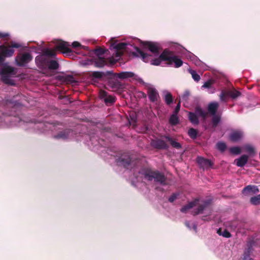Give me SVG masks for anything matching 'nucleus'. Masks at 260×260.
Returning a JSON list of instances; mask_svg holds the SVG:
<instances>
[{
    "mask_svg": "<svg viewBox=\"0 0 260 260\" xmlns=\"http://www.w3.org/2000/svg\"><path fill=\"white\" fill-rule=\"evenodd\" d=\"M250 202L253 205H260V194L250 198Z\"/></svg>",
    "mask_w": 260,
    "mask_h": 260,
    "instance_id": "nucleus-30",
    "label": "nucleus"
},
{
    "mask_svg": "<svg viewBox=\"0 0 260 260\" xmlns=\"http://www.w3.org/2000/svg\"><path fill=\"white\" fill-rule=\"evenodd\" d=\"M143 96H144V97H146V94H145L144 93H143Z\"/></svg>",
    "mask_w": 260,
    "mask_h": 260,
    "instance_id": "nucleus-52",
    "label": "nucleus"
},
{
    "mask_svg": "<svg viewBox=\"0 0 260 260\" xmlns=\"http://www.w3.org/2000/svg\"><path fill=\"white\" fill-rule=\"evenodd\" d=\"M113 48L115 50V53L114 54V56L115 57H120L123 53V51L126 50L127 48L128 44L121 42L115 45L113 44Z\"/></svg>",
    "mask_w": 260,
    "mask_h": 260,
    "instance_id": "nucleus-11",
    "label": "nucleus"
},
{
    "mask_svg": "<svg viewBox=\"0 0 260 260\" xmlns=\"http://www.w3.org/2000/svg\"><path fill=\"white\" fill-rule=\"evenodd\" d=\"M94 53L97 55V57H101V55L105 53V50L102 48L99 47L94 50Z\"/></svg>",
    "mask_w": 260,
    "mask_h": 260,
    "instance_id": "nucleus-41",
    "label": "nucleus"
},
{
    "mask_svg": "<svg viewBox=\"0 0 260 260\" xmlns=\"http://www.w3.org/2000/svg\"><path fill=\"white\" fill-rule=\"evenodd\" d=\"M112 74V72L111 71H108L106 73L102 72H99V71H89L87 73V75L89 77V78L90 79L91 81L93 82H96L97 80H101L102 78L105 76L106 75H111Z\"/></svg>",
    "mask_w": 260,
    "mask_h": 260,
    "instance_id": "nucleus-8",
    "label": "nucleus"
},
{
    "mask_svg": "<svg viewBox=\"0 0 260 260\" xmlns=\"http://www.w3.org/2000/svg\"><path fill=\"white\" fill-rule=\"evenodd\" d=\"M179 196L178 193H174L169 198L168 201L170 203H173Z\"/></svg>",
    "mask_w": 260,
    "mask_h": 260,
    "instance_id": "nucleus-43",
    "label": "nucleus"
},
{
    "mask_svg": "<svg viewBox=\"0 0 260 260\" xmlns=\"http://www.w3.org/2000/svg\"><path fill=\"white\" fill-rule=\"evenodd\" d=\"M228 96H229L228 91H222L219 95V98L221 101L226 102Z\"/></svg>",
    "mask_w": 260,
    "mask_h": 260,
    "instance_id": "nucleus-40",
    "label": "nucleus"
},
{
    "mask_svg": "<svg viewBox=\"0 0 260 260\" xmlns=\"http://www.w3.org/2000/svg\"><path fill=\"white\" fill-rule=\"evenodd\" d=\"M63 80L67 82L74 83L75 82L74 77L72 75H67L63 77Z\"/></svg>",
    "mask_w": 260,
    "mask_h": 260,
    "instance_id": "nucleus-42",
    "label": "nucleus"
},
{
    "mask_svg": "<svg viewBox=\"0 0 260 260\" xmlns=\"http://www.w3.org/2000/svg\"><path fill=\"white\" fill-rule=\"evenodd\" d=\"M220 120V116L214 115L212 118V124L213 127H216Z\"/></svg>",
    "mask_w": 260,
    "mask_h": 260,
    "instance_id": "nucleus-35",
    "label": "nucleus"
},
{
    "mask_svg": "<svg viewBox=\"0 0 260 260\" xmlns=\"http://www.w3.org/2000/svg\"><path fill=\"white\" fill-rule=\"evenodd\" d=\"M167 57L168 58V60H167L168 65L171 66L174 63V67L178 68L183 64L182 60L179 58L177 56L174 55L173 52L168 49H167Z\"/></svg>",
    "mask_w": 260,
    "mask_h": 260,
    "instance_id": "nucleus-7",
    "label": "nucleus"
},
{
    "mask_svg": "<svg viewBox=\"0 0 260 260\" xmlns=\"http://www.w3.org/2000/svg\"><path fill=\"white\" fill-rule=\"evenodd\" d=\"M169 122L172 125H176L179 122L177 114H172L169 119Z\"/></svg>",
    "mask_w": 260,
    "mask_h": 260,
    "instance_id": "nucleus-28",
    "label": "nucleus"
},
{
    "mask_svg": "<svg viewBox=\"0 0 260 260\" xmlns=\"http://www.w3.org/2000/svg\"><path fill=\"white\" fill-rule=\"evenodd\" d=\"M253 244L254 242L252 240H250L247 242L246 244V248H245L243 254L244 260H251L250 258V255L252 251V247Z\"/></svg>",
    "mask_w": 260,
    "mask_h": 260,
    "instance_id": "nucleus-16",
    "label": "nucleus"
},
{
    "mask_svg": "<svg viewBox=\"0 0 260 260\" xmlns=\"http://www.w3.org/2000/svg\"><path fill=\"white\" fill-rule=\"evenodd\" d=\"M72 47L73 48H77V47H81V45L78 42L75 41V42H73V43L72 44Z\"/></svg>",
    "mask_w": 260,
    "mask_h": 260,
    "instance_id": "nucleus-50",
    "label": "nucleus"
},
{
    "mask_svg": "<svg viewBox=\"0 0 260 260\" xmlns=\"http://www.w3.org/2000/svg\"><path fill=\"white\" fill-rule=\"evenodd\" d=\"M217 233L219 235L222 236L225 238H230L232 236L231 233L226 230H224L223 231H222L221 229H219L217 231Z\"/></svg>",
    "mask_w": 260,
    "mask_h": 260,
    "instance_id": "nucleus-33",
    "label": "nucleus"
},
{
    "mask_svg": "<svg viewBox=\"0 0 260 260\" xmlns=\"http://www.w3.org/2000/svg\"><path fill=\"white\" fill-rule=\"evenodd\" d=\"M195 113L188 112V118L190 122L193 125H198L199 120L198 116L204 119L206 118L207 113L205 112L199 106H197L194 109Z\"/></svg>",
    "mask_w": 260,
    "mask_h": 260,
    "instance_id": "nucleus-4",
    "label": "nucleus"
},
{
    "mask_svg": "<svg viewBox=\"0 0 260 260\" xmlns=\"http://www.w3.org/2000/svg\"><path fill=\"white\" fill-rule=\"evenodd\" d=\"M147 95L150 102H155L157 101L159 98V94L157 90L152 87L147 88Z\"/></svg>",
    "mask_w": 260,
    "mask_h": 260,
    "instance_id": "nucleus-15",
    "label": "nucleus"
},
{
    "mask_svg": "<svg viewBox=\"0 0 260 260\" xmlns=\"http://www.w3.org/2000/svg\"><path fill=\"white\" fill-rule=\"evenodd\" d=\"M219 107V104L217 102H212L208 105V112L212 115H215L217 110Z\"/></svg>",
    "mask_w": 260,
    "mask_h": 260,
    "instance_id": "nucleus-23",
    "label": "nucleus"
},
{
    "mask_svg": "<svg viewBox=\"0 0 260 260\" xmlns=\"http://www.w3.org/2000/svg\"><path fill=\"white\" fill-rule=\"evenodd\" d=\"M6 104L8 103H12V102L11 100H6Z\"/></svg>",
    "mask_w": 260,
    "mask_h": 260,
    "instance_id": "nucleus-51",
    "label": "nucleus"
},
{
    "mask_svg": "<svg viewBox=\"0 0 260 260\" xmlns=\"http://www.w3.org/2000/svg\"><path fill=\"white\" fill-rule=\"evenodd\" d=\"M21 47L19 43L12 42L8 46L5 45H0V66H2L0 69L1 81L7 85L14 86L15 85L14 81L11 77H15L17 73L16 69L7 63L4 64L5 58L12 57L14 54L13 49L19 48Z\"/></svg>",
    "mask_w": 260,
    "mask_h": 260,
    "instance_id": "nucleus-1",
    "label": "nucleus"
},
{
    "mask_svg": "<svg viewBox=\"0 0 260 260\" xmlns=\"http://www.w3.org/2000/svg\"><path fill=\"white\" fill-rule=\"evenodd\" d=\"M70 131L66 129L63 131L60 132L56 135L54 136L55 139H66L68 138Z\"/></svg>",
    "mask_w": 260,
    "mask_h": 260,
    "instance_id": "nucleus-25",
    "label": "nucleus"
},
{
    "mask_svg": "<svg viewBox=\"0 0 260 260\" xmlns=\"http://www.w3.org/2000/svg\"><path fill=\"white\" fill-rule=\"evenodd\" d=\"M188 136L192 139H195L197 137L198 131L193 128H190L187 133Z\"/></svg>",
    "mask_w": 260,
    "mask_h": 260,
    "instance_id": "nucleus-32",
    "label": "nucleus"
},
{
    "mask_svg": "<svg viewBox=\"0 0 260 260\" xmlns=\"http://www.w3.org/2000/svg\"><path fill=\"white\" fill-rule=\"evenodd\" d=\"M107 61L104 57H97L93 59L88 60L86 64H93L96 68H103L107 64Z\"/></svg>",
    "mask_w": 260,
    "mask_h": 260,
    "instance_id": "nucleus-12",
    "label": "nucleus"
},
{
    "mask_svg": "<svg viewBox=\"0 0 260 260\" xmlns=\"http://www.w3.org/2000/svg\"><path fill=\"white\" fill-rule=\"evenodd\" d=\"M230 152L232 154L238 155L241 153V150L239 147L234 146L230 148Z\"/></svg>",
    "mask_w": 260,
    "mask_h": 260,
    "instance_id": "nucleus-37",
    "label": "nucleus"
},
{
    "mask_svg": "<svg viewBox=\"0 0 260 260\" xmlns=\"http://www.w3.org/2000/svg\"><path fill=\"white\" fill-rule=\"evenodd\" d=\"M151 144L154 148L159 149H167L169 147L168 145L160 139L153 141Z\"/></svg>",
    "mask_w": 260,
    "mask_h": 260,
    "instance_id": "nucleus-17",
    "label": "nucleus"
},
{
    "mask_svg": "<svg viewBox=\"0 0 260 260\" xmlns=\"http://www.w3.org/2000/svg\"><path fill=\"white\" fill-rule=\"evenodd\" d=\"M180 107H181L180 102H179V103L177 104V105H176V106L175 108V110L173 112V114L178 115V113L179 112L180 109Z\"/></svg>",
    "mask_w": 260,
    "mask_h": 260,
    "instance_id": "nucleus-46",
    "label": "nucleus"
},
{
    "mask_svg": "<svg viewBox=\"0 0 260 260\" xmlns=\"http://www.w3.org/2000/svg\"><path fill=\"white\" fill-rule=\"evenodd\" d=\"M189 73L191 74L192 78L195 81L198 82L200 80L201 78L200 75H198L195 71L190 70Z\"/></svg>",
    "mask_w": 260,
    "mask_h": 260,
    "instance_id": "nucleus-39",
    "label": "nucleus"
},
{
    "mask_svg": "<svg viewBox=\"0 0 260 260\" xmlns=\"http://www.w3.org/2000/svg\"><path fill=\"white\" fill-rule=\"evenodd\" d=\"M9 37V34L8 32H4L0 31V39L7 38Z\"/></svg>",
    "mask_w": 260,
    "mask_h": 260,
    "instance_id": "nucleus-49",
    "label": "nucleus"
},
{
    "mask_svg": "<svg viewBox=\"0 0 260 260\" xmlns=\"http://www.w3.org/2000/svg\"><path fill=\"white\" fill-rule=\"evenodd\" d=\"M210 204V202L208 200L204 201L203 204H200L198 207L194 210L193 213V215H197L202 213L203 210H205L208 206H209Z\"/></svg>",
    "mask_w": 260,
    "mask_h": 260,
    "instance_id": "nucleus-18",
    "label": "nucleus"
},
{
    "mask_svg": "<svg viewBox=\"0 0 260 260\" xmlns=\"http://www.w3.org/2000/svg\"><path fill=\"white\" fill-rule=\"evenodd\" d=\"M217 149L221 152H223L226 148V145L225 143L219 142L216 144Z\"/></svg>",
    "mask_w": 260,
    "mask_h": 260,
    "instance_id": "nucleus-38",
    "label": "nucleus"
},
{
    "mask_svg": "<svg viewBox=\"0 0 260 260\" xmlns=\"http://www.w3.org/2000/svg\"><path fill=\"white\" fill-rule=\"evenodd\" d=\"M131 156L128 154H123L117 159V162L119 165L123 166L124 168H128L132 165L133 160Z\"/></svg>",
    "mask_w": 260,
    "mask_h": 260,
    "instance_id": "nucleus-10",
    "label": "nucleus"
},
{
    "mask_svg": "<svg viewBox=\"0 0 260 260\" xmlns=\"http://www.w3.org/2000/svg\"><path fill=\"white\" fill-rule=\"evenodd\" d=\"M245 149L251 156H253L256 153L254 148L250 145H246L245 146Z\"/></svg>",
    "mask_w": 260,
    "mask_h": 260,
    "instance_id": "nucleus-36",
    "label": "nucleus"
},
{
    "mask_svg": "<svg viewBox=\"0 0 260 260\" xmlns=\"http://www.w3.org/2000/svg\"><path fill=\"white\" fill-rule=\"evenodd\" d=\"M56 55L55 50L46 48L43 51V54L40 56H44L45 57H54Z\"/></svg>",
    "mask_w": 260,
    "mask_h": 260,
    "instance_id": "nucleus-24",
    "label": "nucleus"
},
{
    "mask_svg": "<svg viewBox=\"0 0 260 260\" xmlns=\"http://www.w3.org/2000/svg\"><path fill=\"white\" fill-rule=\"evenodd\" d=\"M108 93L106 91L101 90L100 91V96L101 99H104L108 96Z\"/></svg>",
    "mask_w": 260,
    "mask_h": 260,
    "instance_id": "nucleus-45",
    "label": "nucleus"
},
{
    "mask_svg": "<svg viewBox=\"0 0 260 260\" xmlns=\"http://www.w3.org/2000/svg\"><path fill=\"white\" fill-rule=\"evenodd\" d=\"M136 52H133V55L137 57H141L142 60L145 62H150L151 64L154 66H159L162 61H167L168 58L167 57V49H165L156 58H153L150 54L144 52L139 48L136 47Z\"/></svg>",
    "mask_w": 260,
    "mask_h": 260,
    "instance_id": "nucleus-2",
    "label": "nucleus"
},
{
    "mask_svg": "<svg viewBox=\"0 0 260 260\" xmlns=\"http://www.w3.org/2000/svg\"><path fill=\"white\" fill-rule=\"evenodd\" d=\"M165 138L168 142H170L171 146L174 148H175L178 149H180L181 148V144L179 143L174 141L172 138L169 136H166Z\"/></svg>",
    "mask_w": 260,
    "mask_h": 260,
    "instance_id": "nucleus-26",
    "label": "nucleus"
},
{
    "mask_svg": "<svg viewBox=\"0 0 260 260\" xmlns=\"http://www.w3.org/2000/svg\"><path fill=\"white\" fill-rule=\"evenodd\" d=\"M242 137V133L240 131L233 132L230 135V139L232 142H237L241 139Z\"/></svg>",
    "mask_w": 260,
    "mask_h": 260,
    "instance_id": "nucleus-21",
    "label": "nucleus"
},
{
    "mask_svg": "<svg viewBox=\"0 0 260 260\" xmlns=\"http://www.w3.org/2000/svg\"><path fill=\"white\" fill-rule=\"evenodd\" d=\"M164 100L167 105H170L173 102V96L171 93L167 92L165 95Z\"/></svg>",
    "mask_w": 260,
    "mask_h": 260,
    "instance_id": "nucleus-34",
    "label": "nucleus"
},
{
    "mask_svg": "<svg viewBox=\"0 0 260 260\" xmlns=\"http://www.w3.org/2000/svg\"><path fill=\"white\" fill-rule=\"evenodd\" d=\"M186 224L187 226H189L188 224L186 223Z\"/></svg>",
    "mask_w": 260,
    "mask_h": 260,
    "instance_id": "nucleus-53",
    "label": "nucleus"
},
{
    "mask_svg": "<svg viewBox=\"0 0 260 260\" xmlns=\"http://www.w3.org/2000/svg\"><path fill=\"white\" fill-rule=\"evenodd\" d=\"M190 95V92L188 90H186L182 95V99L183 100L187 101Z\"/></svg>",
    "mask_w": 260,
    "mask_h": 260,
    "instance_id": "nucleus-44",
    "label": "nucleus"
},
{
    "mask_svg": "<svg viewBox=\"0 0 260 260\" xmlns=\"http://www.w3.org/2000/svg\"><path fill=\"white\" fill-rule=\"evenodd\" d=\"M212 84V82L210 80H208L207 81H206L204 84V85H203V86L205 88H210Z\"/></svg>",
    "mask_w": 260,
    "mask_h": 260,
    "instance_id": "nucleus-48",
    "label": "nucleus"
},
{
    "mask_svg": "<svg viewBox=\"0 0 260 260\" xmlns=\"http://www.w3.org/2000/svg\"><path fill=\"white\" fill-rule=\"evenodd\" d=\"M197 162L200 165L201 168L208 169L213 165V163L209 159H206L201 156H198L197 158Z\"/></svg>",
    "mask_w": 260,
    "mask_h": 260,
    "instance_id": "nucleus-14",
    "label": "nucleus"
},
{
    "mask_svg": "<svg viewBox=\"0 0 260 260\" xmlns=\"http://www.w3.org/2000/svg\"><path fill=\"white\" fill-rule=\"evenodd\" d=\"M258 191L259 189L254 185H248L245 187L242 190L243 193L245 194H249L250 193H256Z\"/></svg>",
    "mask_w": 260,
    "mask_h": 260,
    "instance_id": "nucleus-19",
    "label": "nucleus"
},
{
    "mask_svg": "<svg viewBox=\"0 0 260 260\" xmlns=\"http://www.w3.org/2000/svg\"><path fill=\"white\" fill-rule=\"evenodd\" d=\"M70 46L68 42L60 41L55 46V49L63 54L70 55L72 53L71 49L69 48Z\"/></svg>",
    "mask_w": 260,
    "mask_h": 260,
    "instance_id": "nucleus-9",
    "label": "nucleus"
},
{
    "mask_svg": "<svg viewBox=\"0 0 260 260\" xmlns=\"http://www.w3.org/2000/svg\"><path fill=\"white\" fill-rule=\"evenodd\" d=\"M32 59V56L28 52H24L22 54H18L15 58V61L18 66L23 67L28 63Z\"/></svg>",
    "mask_w": 260,
    "mask_h": 260,
    "instance_id": "nucleus-6",
    "label": "nucleus"
},
{
    "mask_svg": "<svg viewBox=\"0 0 260 260\" xmlns=\"http://www.w3.org/2000/svg\"><path fill=\"white\" fill-rule=\"evenodd\" d=\"M142 174L145 178L148 181L154 180L155 182L162 186L167 185V177L158 171H152L149 169H145L143 170Z\"/></svg>",
    "mask_w": 260,
    "mask_h": 260,
    "instance_id": "nucleus-3",
    "label": "nucleus"
},
{
    "mask_svg": "<svg viewBox=\"0 0 260 260\" xmlns=\"http://www.w3.org/2000/svg\"><path fill=\"white\" fill-rule=\"evenodd\" d=\"M36 60L42 66H46L49 70H56L59 68L58 62L55 60H50L44 56H37Z\"/></svg>",
    "mask_w": 260,
    "mask_h": 260,
    "instance_id": "nucleus-5",
    "label": "nucleus"
},
{
    "mask_svg": "<svg viewBox=\"0 0 260 260\" xmlns=\"http://www.w3.org/2000/svg\"><path fill=\"white\" fill-rule=\"evenodd\" d=\"M248 156L244 154L240 156L239 158L235 159L236 165L239 167H243L247 162Z\"/></svg>",
    "mask_w": 260,
    "mask_h": 260,
    "instance_id": "nucleus-20",
    "label": "nucleus"
},
{
    "mask_svg": "<svg viewBox=\"0 0 260 260\" xmlns=\"http://www.w3.org/2000/svg\"><path fill=\"white\" fill-rule=\"evenodd\" d=\"M228 94H229V96L233 99H235L241 95L240 91H237L235 89L228 91Z\"/></svg>",
    "mask_w": 260,
    "mask_h": 260,
    "instance_id": "nucleus-27",
    "label": "nucleus"
},
{
    "mask_svg": "<svg viewBox=\"0 0 260 260\" xmlns=\"http://www.w3.org/2000/svg\"><path fill=\"white\" fill-rule=\"evenodd\" d=\"M120 57H116V58H114L113 57L110 58L109 59V63L110 64L113 65L115 64L118 60H119Z\"/></svg>",
    "mask_w": 260,
    "mask_h": 260,
    "instance_id": "nucleus-47",
    "label": "nucleus"
},
{
    "mask_svg": "<svg viewBox=\"0 0 260 260\" xmlns=\"http://www.w3.org/2000/svg\"><path fill=\"white\" fill-rule=\"evenodd\" d=\"M116 98L112 95H108L104 99L105 103L107 105L113 104L116 101Z\"/></svg>",
    "mask_w": 260,
    "mask_h": 260,
    "instance_id": "nucleus-31",
    "label": "nucleus"
},
{
    "mask_svg": "<svg viewBox=\"0 0 260 260\" xmlns=\"http://www.w3.org/2000/svg\"><path fill=\"white\" fill-rule=\"evenodd\" d=\"M199 200L198 199L195 200L193 201L188 203L187 205L183 206L181 209L180 211L182 213H186L190 209L195 206Z\"/></svg>",
    "mask_w": 260,
    "mask_h": 260,
    "instance_id": "nucleus-22",
    "label": "nucleus"
},
{
    "mask_svg": "<svg viewBox=\"0 0 260 260\" xmlns=\"http://www.w3.org/2000/svg\"><path fill=\"white\" fill-rule=\"evenodd\" d=\"M134 75L135 74L133 72H121L119 73L118 76L120 79H126L133 77Z\"/></svg>",
    "mask_w": 260,
    "mask_h": 260,
    "instance_id": "nucleus-29",
    "label": "nucleus"
},
{
    "mask_svg": "<svg viewBox=\"0 0 260 260\" xmlns=\"http://www.w3.org/2000/svg\"><path fill=\"white\" fill-rule=\"evenodd\" d=\"M143 45L152 53L156 54H158L159 47L157 43L152 42H144Z\"/></svg>",
    "mask_w": 260,
    "mask_h": 260,
    "instance_id": "nucleus-13",
    "label": "nucleus"
}]
</instances>
